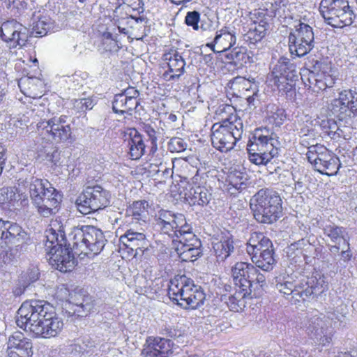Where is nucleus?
I'll return each mask as SVG.
<instances>
[{
  "instance_id": "obj_1",
  "label": "nucleus",
  "mask_w": 357,
  "mask_h": 357,
  "mask_svg": "<svg viewBox=\"0 0 357 357\" xmlns=\"http://www.w3.org/2000/svg\"><path fill=\"white\" fill-rule=\"evenodd\" d=\"M45 233V250L50 256V264L61 272L70 271L75 266L77 254L68 236H66L64 226L60 220H52Z\"/></svg>"
},
{
  "instance_id": "obj_2",
  "label": "nucleus",
  "mask_w": 357,
  "mask_h": 357,
  "mask_svg": "<svg viewBox=\"0 0 357 357\" xmlns=\"http://www.w3.org/2000/svg\"><path fill=\"white\" fill-rule=\"evenodd\" d=\"M267 128H257L248 143L249 159L257 165H267L278 156L280 142Z\"/></svg>"
},
{
  "instance_id": "obj_3",
  "label": "nucleus",
  "mask_w": 357,
  "mask_h": 357,
  "mask_svg": "<svg viewBox=\"0 0 357 357\" xmlns=\"http://www.w3.org/2000/svg\"><path fill=\"white\" fill-rule=\"evenodd\" d=\"M250 208L258 222L273 224L282 215V199L276 191L262 188L251 199Z\"/></svg>"
},
{
  "instance_id": "obj_4",
  "label": "nucleus",
  "mask_w": 357,
  "mask_h": 357,
  "mask_svg": "<svg viewBox=\"0 0 357 357\" xmlns=\"http://www.w3.org/2000/svg\"><path fill=\"white\" fill-rule=\"evenodd\" d=\"M68 238L77 255H98L107 242L102 230L91 225L74 227L68 233Z\"/></svg>"
},
{
  "instance_id": "obj_5",
  "label": "nucleus",
  "mask_w": 357,
  "mask_h": 357,
  "mask_svg": "<svg viewBox=\"0 0 357 357\" xmlns=\"http://www.w3.org/2000/svg\"><path fill=\"white\" fill-rule=\"evenodd\" d=\"M243 124L241 119L231 114L222 123H215L211 128L213 146L222 152L232 149L236 143L242 138Z\"/></svg>"
},
{
  "instance_id": "obj_6",
  "label": "nucleus",
  "mask_w": 357,
  "mask_h": 357,
  "mask_svg": "<svg viewBox=\"0 0 357 357\" xmlns=\"http://www.w3.org/2000/svg\"><path fill=\"white\" fill-rule=\"evenodd\" d=\"M54 307L41 300L24 301L17 312L16 324L25 331H33V326L41 324L47 317L54 316Z\"/></svg>"
},
{
  "instance_id": "obj_7",
  "label": "nucleus",
  "mask_w": 357,
  "mask_h": 357,
  "mask_svg": "<svg viewBox=\"0 0 357 357\" xmlns=\"http://www.w3.org/2000/svg\"><path fill=\"white\" fill-rule=\"evenodd\" d=\"M319 11L325 21L333 27L351 25L355 17L347 0H321Z\"/></svg>"
},
{
  "instance_id": "obj_8",
  "label": "nucleus",
  "mask_w": 357,
  "mask_h": 357,
  "mask_svg": "<svg viewBox=\"0 0 357 357\" xmlns=\"http://www.w3.org/2000/svg\"><path fill=\"white\" fill-rule=\"evenodd\" d=\"M298 78L296 66L287 58H281L269 75L280 92L292 96L295 91V84Z\"/></svg>"
},
{
  "instance_id": "obj_9",
  "label": "nucleus",
  "mask_w": 357,
  "mask_h": 357,
  "mask_svg": "<svg viewBox=\"0 0 357 357\" xmlns=\"http://www.w3.org/2000/svg\"><path fill=\"white\" fill-rule=\"evenodd\" d=\"M110 194L99 185H87L76 199L78 211L87 215L107 207L109 204Z\"/></svg>"
},
{
  "instance_id": "obj_10",
  "label": "nucleus",
  "mask_w": 357,
  "mask_h": 357,
  "mask_svg": "<svg viewBox=\"0 0 357 357\" xmlns=\"http://www.w3.org/2000/svg\"><path fill=\"white\" fill-rule=\"evenodd\" d=\"M327 284L323 278L311 277L307 278L305 284L298 285L294 284L291 282H278L276 284V289L284 295H292L293 298L299 296L303 301H306L310 297L314 298L321 294L327 289Z\"/></svg>"
},
{
  "instance_id": "obj_11",
  "label": "nucleus",
  "mask_w": 357,
  "mask_h": 357,
  "mask_svg": "<svg viewBox=\"0 0 357 357\" xmlns=\"http://www.w3.org/2000/svg\"><path fill=\"white\" fill-rule=\"evenodd\" d=\"M328 111L331 116L345 123L357 117V91L351 89L342 91L338 98L328 104Z\"/></svg>"
},
{
  "instance_id": "obj_12",
  "label": "nucleus",
  "mask_w": 357,
  "mask_h": 357,
  "mask_svg": "<svg viewBox=\"0 0 357 357\" xmlns=\"http://www.w3.org/2000/svg\"><path fill=\"white\" fill-rule=\"evenodd\" d=\"M303 327L311 338L323 345L330 343L334 333L333 320L318 312L307 317Z\"/></svg>"
},
{
  "instance_id": "obj_13",
  "label": "nucleus",
  "mask_w": 357,
  "mask_h": 357,
  "mask_svg": "<svg viewBox=\"0 0 357 357\" xmlns=\"http://www.w3.org/2000/svg\"><path fill=\"white\" fill-rule=\"evenodd\" d=\"M73 118L67 115L55 116L47 121H41L37 124L41 134H47L49 137L56 142H64L71 139V123Z\"/></svg>"
},
{
  "instance_id": "obj_14",
  "label": "nucleus",
  "mask_w": 357,
  "mask_h": 357,
  "mask_svg": "<svg viewBox=\"0 0 357 357\" xmlns=\"http://www.w3.org/2000/svg\"><path fill=\"white\" fill-rule=\"evenodd\" d=\"M0 242L21 248L31 243L29 234L17 223L0 219Z\"/></svg>"
},
{
  "instance_id": "obj_15",
  "label": "nucleus",
  "mask_w": 357,
  "mask_h": 357,
  "mask_svg": "<svg viewBox=\"0 0 357 357\" xmlns=\"http://www.w3.org/2000/svg\"><path fill=\"white\" fill-rule=\"evenodd\" d=\"M195 286L193 280L184 275L175 277L170 280L168 296L170 299L185 309L186 299L192 295Z\"/></svg>"
},
{
  "instance_id": "obj_16",
  "label": "nucleus",
  "mask_w": 357,
  "mask_h": 357,
  "mask_svg": "<svg viewBox=\"0 0 357 357\" xmlns=\"http://www.w3.org/2000/svg\"><path fill=\"white\" fill-rule=\"evenodd\" d=\"M155 225L161 234L174 238L176 229L183 222V214L160 209L155 215ZM175 240L173 239V241Z\"/></svg>"
},
{
  "instance_id": "obj_17",
  "label": "nucleus",
  "mask_w": 357,
  "mask_h": 357,
  "mask_svg": "<svg viewBox=\"0 0 357 357\" xmlns=\"http://www.w3.org/2000/svg\"><path fill=\"white\" fill-rule=\"evenodd\" d=\"M43 203L38 206H34L38 213L43 218H49L55 215L59 209L61 202V195L51 184V188L45 189L40 194Z\"/></svg>"
},
{
  "instance_id": "obj_18",
  "label": "nucleus",
  "mask_w": 357,
  "mask_h": 357,
  "mask_svg": "<svg viewBox=\"0 0 357 357\" xmlns=\"http://www.w3.org/2000/svg\"><path fill=\"white\" fill-rule=\"evenodd\" d=\"M119 241L126 248L130 250L133 257L135 258L142 256L149 246V241L145 234L132 229H128L121 236Z\"/></svg>"
},
{
  "instance_id": "obj_19",
  "label": "nucleus",
  "mask_w": 357,
  "mask_h": 357,
  "mask_svg": "<svg viewBox=\"0 0 357 357\" xmlns=\"http://www.w3.org/2000/svg\"><path fill=\"white\" fill-rule=\"evenodd\" d=\"M26 29L16 20H12L3 22L0 27V36L6 42H14L16 45H26L27 33Z\"/></svg>"
},
{
  "instance_id": "obj_20",
  "label": "nucleus",
  "mask_w": 357,
  "mask_h": 357,
  "mask_svg": "<svg viewBox=\"0 0 357 357\" xmlns=\"http://www.w3.org/2000/svg\"><path fill=\"white\" fill-rule=\"evenodd\" d=\"M18 185L29 188V197L33 206H38L43 203L40 198L41 192L45 189L51 188V183L46 179H41L35 176H29L25 179L20 178Z\"/></svg>"
},
{
  "instance_id": "obj_21",
  "label": "nucleus",
  "mask_w": 357,
  "mask_h": 357,
  "mask_svg": "<svg viewBox=\"0 0 357 357\" xmlns=\"http://www.w3.org/2000/svg\"><path fill=\"white\" fill-rule=\"evenodd\" d=\"M291 25V31L289 36V42L291 45H311L314 40L312 27L303 23L301 20H296Z\"/></svg>"
},
{
  "instance_id": "obj_22",
  "label": "nucleus",
  "mask_w": 357,
  "mask_h": 357,
  "mask_svg": "<svg viewBox=\"0 0 357 357\" xmlns=\"http://www.w3.org/2000/svg\"><path fill=\"white\" fill-rule=\"evenodd\" d=\"M8 348L16 350L10 351V357H31L33 355L32 342L21 332H15L9 337Z\"/></svg>"
},
{
  "instance_id": "obj_23",
  "label": "nucleus",
  "mask_w": 357,
  "mask_h": 357,
  "mask_svg": "<svg viewBox=\"0 0 357 357\" xmlns=\"http://www.w3.org/2000/svg\"><path fill=\"white\" fill-rule=\"evenodd\" d=\"M54 316L47 317L43 322L41 321L40 325H36L33 326V333L36 336L48 338L55 337L63 328V322L62 319L59 317L56 313V310H54Z\"/></svg>"
},
{
  "instance_id": "obj_24",
  "label": "nucleus",
  "mask_w": 357,
  "mask_h": 357,
  "mask_svg": "<svg viewBox=\"0 0 357 357\" xmlns=\"http://www.w3.org/2000/svg\"><path fill=\"white\" fill-rule=\"evenodd\" d=\"M163 58L169 68L164 73L165 77L168 81L178 79L184 72L185 63L183 57L176 51L171 50L165 54Z\"/></svg>"
},
{
  "instance_id": "obj_25",
  "label": "nucleus",
  "mask_w": 357,
  "mask_h": 357,
  "mask_svg": "<svg viewBox=\"0 0 357 357\" xmlns=\"http://www.w3.org/2000/svg\"><path fill=\"white\" fill-rule=\"evenodd\" d=\"M221 46H205L213 53L219 54L220 59L223 60L225 59L226 61H233L234 63H246V59H248L244 47L243 46H228L224 47L223 50H217L216 47Z\"/></svg>"
},
{
  "instance_id": "obj_26",
  "label": "nucleus",
  "mask_w": 357,
  "mask_h": 357,
  "mask_svg": "<svg viewBox=\"0 0 357 357\" xmlns=\"http://www.w3.org/2000/svg\"><path fill=\"white\" fill-rule=\"evenodd\" d=\"M320 157L321 159L319 162H316L314 169L322 174L336 175L340 167L339 158L333 155L327 149Z\"/></svg>"
},
{
  "instance_id": "obj_27",
  "label": "nucleus",
  "mask_w": 357,
  "mask_h": 357,
  "mask_svg": "<svg viewBox=\"0 0 357 357\" xmlns=\"http://www.w3.org/2000/svg\"><path fill=\"white\" fill-rule=\"evenodd\" d=\"M234 292L232 294H222L221 296V301H224L227 305L230 310L238 312L245 306L243 299L250 294L246 289H243V287L238 285H234Z\"/></svg>"
},
{
  "instance_id": "obj_28",
  "label": "nucleus",
  "mask_w": 357,
  "mask_h": 357,
  "mask_svg": "<svg viewBox=\"0 0 357 357\" xmlns=\"http://www.w3.org/2000/svg\"><path fill=\"white\" fill-rule=\"evenodd\" d=\"M130 155L132 160L139 159L145 153L146 145L142 135L135 128L126 135Z\"/></svg>"
},
{
  "instance_id": "obj_29",
  "label": "nucleus",
  "mask_w": 357,
  "mask_h": 357,
  "mask_svg": "<svg viewBox=\"0 0 357 357\" xmlns=\"http://www.w3.org/2000/svg\"><path fill=\"white\" fill-rule=\"evenodd\" d=\"M172 345L170 340L155 337L149 344L146 355L149 357H169L173 354Z\"/></svg>"
},
{
  "instance_id": "obj_30",
  "label": "nucleus",
  "mask_w": 357,
  "mask_h": 357,
  "mask_svg": "<svg viewBox=\"0 0 357 357\" xmlns=\"http://www.w3.org/2000/svg\"><path fill=\"white\" fill-rule=\"evenodd\" d=\"M40 272L37 267H32L23 271L19 279L18 282L13 290L15 296H21L26 289L29 288L31 284L39 279Z\"/></svg>"
},
{
  "instance_id": "obj_31",
  "label": "nucleus",
  "mask_w": 357,
  "mask_h": 357,
  "mask_svg": "<svg viewBox=\"0 0 357 357\" xmlns=\"http://www.w3.org/2000/svg\"><path fill=\"white\" fill-rule=\"evenodd\" d=\"M215 254L218 261H225L234 251V240L231 234L227 233L220 240L213 243Z\"/></svg>"
},
{
  "instance_id": "obj_32",
  "label": "nucleus",
  "mask_w": 357,
  "mask_h": 357,
  "mask_svg": "<svg viewBox=\"0 0 357 357\" xmlns=\"http://www.w3.org/2000/svg\"><path fill=\"white\" fill-rule=\"evenodd\" d=\"M251 259L256 267L266 272L273 270L276 263L274 250L264 251V252H259V255L253 254Z\"/></svg>"
},
{
  "instance_id": "obj_33",
  "label": "nucleus",
  "mask_w": 357,
  "mask_h": 357,
  "mask_svg": "<svg viewBox=\"0 0 357 357\" xmlns=\"http://www.w3.org/2000/svg\"><path fill=\"white\" fill-rule=\"evenodd\" d=\"M137 107L135 100L123 93L115 95L112 102V109L116 114L132 115V112Z\"/></svg>"
},
{
  "instance_id": "obj_34",
  "label": "nucleus",
  "mask_w": 357,
  "mask_h": 357,
  "mask_svg": "<svg viewBox=\"0 0 357 357\" xmlns=\"http://www.w3.org/2000/svg\"><path fill=\"white\" fill-rule=\"evenodd\" d=\"M145 205L148 206L147 202L145 200H139L134 202L130 205L126 211V216L127 218H131V220H127L126 222H133L136 220V223L139 221L146 222V211Z\"/></svg>"
},
{
  "instance_id": "obj_35",
  "label": "nucleus",
  "mask_w": 357,
  "mask_h": 357,
  "mask_svg": "<svg viewBox=\"0 0 357 357\" xmlns=\"http://www.w3.org/2000/svg\"><path fill=\"white\" fill-rule=\"evenodd\" d=\"M252 264L239 261L236 262L231 268V277L234 285L241 287L243 284H248L246 281L247 275L250 273Z\"/></svg>"
},
{
  "instance_id": "obj_36",
  "label": "nucleus",
  "mask_w": 357,
  "mask_h": 357,
  "mask_svg": "<svg viewBox=\"0 0 357 357\" xmlns=\"http://www.w3.org/2000/svg\"><path fill=\"white\" fill-rule=\"evenodd\" d=\"M212 197V193L209 190L203 186H197L195 188L190 189V204L194 206H205L209 204Z\"/></svg>"
},
{
  "instance_id": "obj_37",
  "label": "nucleus",
  "mask_w": 357,
  "mask_h": 357,
  "mask_svg": "<svg viewBox=\"0 0 357 357\" xmlns=\"http://www.w3.org/2000/svg\"><path fill=\"white\" fill-rule=\"evenodd\" d=\"M253 85L254 82H252L250 79L238 76L230 80L227 83V87L232 90L234 95L238 96H241L242 92L252 89Z\"/></svg>"
},
{
  "instance_id": "obj_38",
  "label": "nucleus",
  "mask_w": 357,
  "mask_h": 357,
  "mask_svg": "<svg viewBox=\"0 0 357 357\" xmlns=\"http://www.w3.org/2000/svg\"><path fill=\"white\" fill-rule=\"evenodd\" d=\"M51 26L52 24L50 22H47L43 20H39L33 24L31 34L29 36L27 35V43H36L33 39L35 38H40L45 36L50 30Z\"/></svg>"
},
{
  "instance_id": "obj_39",
  "label": "nucleus",
  "mask_w": 357,
  "mask_h": 357,
  "mask_svg": "<svg viewBox=\"0 0 357 357\" xmlns=\"http://www.w3.org/2000/svg\"><path fill=\"white\" fill-rule=\"evenodd\" d=\"M205 294L204 293L200 286L195 285L192 295L188 296L186 299L187 302L185 303V309H197L203 305L205 300Z\"/></svg>"
},
{
  "instance_id": "obj_40",
  "label": "nucleus",
  "mask_w": 357,
  "mask_h": 357,
  "mask_svg": "<svg viewBox=\"0 0 357 357\" xmlns=\"http://www.w3.org/2000/svg\"><path fill=\"white\" fill-rule=\"evenodd\" d=\"M247 175L245 172L234 170L227 176L229 184L238 190H242L246 188Z\"/></svg>"
},
{
  "instance_id": "obj_41",
  "label": "nucleus",
  "mask_w": 357,
  "mask_h": 357,
  "mask_svg": "<svg viewBox=\"0 0 357 357\" xmlns=\"http://www.w3.org/2000/svg\"><path fill=\"white\" fill-rule=\"evenodd\" d=\"M324 234L329 236L333 242H342L343 245L347 248L349 247V244L344 237V229L343 227L335 225L326 226L324 228Z\"/></svg>"
},
{
  "instance_id": "obj_42",
  "label": "nucleus",
  "mask_w": 357,
  "mask_h": 357,
  "mask_svg": "<svg viewBox=\"0 0 357 357\" xmlns=\"http://www.w3.org/2000/svg\"><path fill=\"white\" fill-rule=\"evenodd\" d=\"M73 314L77 317H86L91 310L93 308V304L91 299L88 297L82 298V301H77L73 303Z\"/></svg>"
},
{
  "instance_id": "obj_43",
  "label": "nucleus",
  "mask_w": 357,
  "mask_h": 357,
  "mask_svg": "<svg viewBox=\"0 0 357 357\" xmlns=\"http://www.w3.org/2000/svg\"><path fill=\"white\" fill-rule=\"evenodd\" d=\"M178 245L176 248L177 250H186L188 248H202V244L199 238H198L194 234H188L183 240L178 241Z\"/></svg>"
},
{
  "instance_id": "obj_44",
  "label": "nucleus",
  "mask_w": 357,
  "mask_h": 357,
  "mask_svg": "<svg viewBox=\"0 0 357 357\" xmlns=\"http://www.w3.org/2000/svg\"><path fill=\"white\" fill-rule=\"evenodd\" d=\"M176 252L182 261H194L202 256L203 248H192L186 250H177Z\"/></svg>"
},
{
  "instance_id": "obj_45",
  "label": "nucleus",
  "mask_w": 357,
  "mask_h": 357,
  "mask_svg": "<svg viewBox=\"0 0 357 357\" xmlns=\"http://www.w3.org/2000/svg\"><path fill=\"white\" fill-rule=\"evenodd\" d=\"M326 148L324 146L317 144L315 146H311L308 148V151L306 153L308 161L315 167L317 162H319L321 159L320 155L324 154Z\"/></svg>"
},
{
  "instance_id": "obj_46",
  "label": "nucleus",
  "mask_w": 357,
  "mask_h": 357,
  "mask_svg": "<svg viewBox=\"0 0 357 357\" xmlns=\"http://www.w3.org/2000/svg\"><path fill=\"white\" fill-rule=\"evenodd\" d=\"M124 22H126L128 24H130V27H133L134 24H146V18L144 17V15H139V17L130 15L129 16L126 17V18L123 19L121 22H119V25L118 26V28L120 32L126 34L128 32V30L126 28L121 26V25H123Z\"/></svg>"
},
{
  "instance_id": "obj_47",
  "label": "nucleus",
  "mask_w": 357,
  "mask_h": 357,
  "mask_svg": "<svg viewBox=\"0 0 357 357\" xmlns=\"http://www.w3.org/2000/svg\"><path fill=\"white\" fill-rule=\"evenodd\" d=\"M200 13L198 11L193 10L187 13L185 17V22L188 26H192L195 31L202 29V25L199 26Z\"/></svg>"
},
{
  "instance_id": "obj_48",
  "label": "nucleus",
  "mask_w": 357,
  "mask_h": 357,
  "mask_svg": "<svg viewBox=\"0 0 357 357\" xmlns=\"http://www.w3.org/2000/svg\"><path fill=\"white\" fill-rule=\"evenodd\" d=\"M264 235L261 232H253L251 234L250 239L247 243V252L250 255L253 253L255 248H257V245L261 241H263Z\"/></svg>"
},
{
  "instance_id": "obj_49",
  "label": "nucleus",
  "mask_w": 357,
  "mask_h": 357,
  "mask_svg": "<svg viewBox=\"0 0 357 357\" xmlns=\"http://www.w3.org/2000/svg\"><path fill=\"white\" fill-rule=\"evenodd\" d=\"M214 43L234 45L236 43V37L229 32L221 30L219 33H217L214 38Z\"/></svg>"
},
{
  "instance_id": "obj_50",
  "label": "nucleus",
  "mask_w": 357,
  "mask_h": 357,
  "mask_svg": "<svg viewBox=\"0 0 357 357\" xmlns=\"http://www.w3.org/2000/svg\"><path fill=\"white\" fill-rule=\"evenodd\" d=\"M17 195L14 189L11 187H3L0 189V202L11 203L15 201Z\"/></svg>"
},
{
  "instance_id": "obj_51",
  "label": "nucleus",
  "mask_w": 357,
  "mask_h": 357,
  "mask_svg": "<svg viewBox=\"0 0 357 357\" xmlns=\"http://www.w3.org/2000/svg\"><path fill=\"white\" fill-rule=\"evenodd\" d=\"M246 281L248 284H243L241 287L246 289L251 294L252 291L257 290L256 267L255 266L251 268L250 273L247 275Z\"/></svg>"
},
{
  "instance_id": "obj_52",
  "label": "nucleus",
  "mask_w": 357,
  "mask_h": 357,
  "mask_svg": "<svg viewBox=\"0 0 357 357\" xmlns=\"http://www.w3.org/2000/svg\"><path fill=\"white\" fill-rule=\"evenodd\" d=\"M301 79L305 86L311 87L312 85L317 84L318 82L322 83V81L319 80L315 77L314 73L307 69L303 70L302 73H299Z\"/></svg>"
},
{
  "instance_id": "obj_53",
  "label": "nucleus",
  "mask_w": 357,
  "mask_h": 357,
  "mask_svg": "<svg viewBox=\"0 0 357 357\" xmlns=\"http://www.w3.org/2000/svg\"><path fill=\"white\" fill-rule=\"evenodd\" d=\"M191 229L192 228L190 225L186 223V220L185 215H183V223L179 225V226L176 229V231H175V233H177L176 236H175L176 241L183 240V238H184L186 234H193L191 231Z\"/></svg>"
},
{
  "instance_id": "obj_54",
  "label": "nucleus",
  "mask_w": 357,
  "mask_h": 357,
  "mask_svg": "<svg viewBox=\"0 0 357 357\" xmlns=\"http://www.w3.org/2000/svg\"><path fill=\"white\" fill-rule=\"evenodd\" d=\"M186 146L187 144L183 139L178 137L172 138L169 144L171 151L181 152L185 150Z\"/></svg>"
},
{
  "instance_id": "obj_55",
  "label": "nucleus",
  "mask_w": 357,
  "mask_h": 357,
  "mask_svg": "<svg viewBox=\"0 0 357 357\" xmlns=\"http://www.w3.org/2000/svg\"><path fill=\"white\" fill-rule=\"evenodd\" d=\"M291 56L303 57L311 50L310 46H288Z\"/></svg>"
},
{
  "instance_id": "obj_56",
  "label": "nucleus",
  "mask_w": 357,
  "mask_h": 357,
  "mask_svg": "<svg viewBox=\"0 0 357 357\" xmlns=\"http://www.w3.org/2000/svg\"><path fill=\"white\" fill-rule=\"evenodd\" d=\"M74 106L78 110L85 111L87 109H91L93 107V102L90 98H81L75 100Z\"/></svg>"
},
{
  "instance_id": "obj_57",
  "label": "nucleus",
  "mask_w": 357,
  "mask_h": 357,
  "mask_svg": "<svg viewBox=\"0 0 357 357\" xmlns=\"http://www.w3.org/2000/svg\"><path fill=\"white\" fill-rule=\"evenodd\" d=\"M273 250L272 242L270 241L268 238L264 236L263 241H261L259 243V245H257V248H255L253 253H251L250 255L253 256V254L259 255V252H264V251L265 252L267 250Z\"/></svg>"
},
{
  "instance_id": "obj_58",
  "label": "nucleus",
  "mask_w": 357,
  "mask_h": 357,
  "mask_svg": "<svg viewBox=\"0 0 357 357\" xmlns=\"http://www.w3.org/2000/svg\"><path fill=\"white\" fill-rule=\"evenodd\" d=\"M254 29L252 31H250V35H253V39L255 40V43H257L264 36L266 31L268 28L264 27L263 25H257L255 24ZM251 38V36H250ZM252 43H254V42H251Z\"/></svg>"
},
{
  "instance_id": "obj_59",
  "label": "nucleus",
  "mask_w": 357,
  "mask_h": 357,
  "mask_svg": "<svg viewBox=\"0 0 357 357\" xmlns=\"http://www.w3.org/2000/svg\"><path fill=\"white\" fill-rule=\"evenodd\" d=\"M326 133L331 137L335 138V136L340 137L343 131L341 130L337 124V122L333 119L332 122H331V126L327 130Z\"/></svg>"
},
{
  "instance_id": "obj_60",
  "label": "nucleus",
  "mask_w": 357,
  "mask_h": 357,
  "mask_svg": "<svg viewBox=\"0 0 357 357\" xmlns=\"http://www.w3.org/2000/svg\"><path fill=\"white\" fill-rule=\"evenodd\" d=\"M124 96H126L129 99H133L135 102V105L137 107L139 105V102L137 100L139 96V92L134 88H130L126 89L123 93Z\"/></svg>"
},
{
  "instance_id": "obj_61",
  "label": "nucleus",
  "mask_w": 357,
  "mask_h": 357,
  "mask_svg": "<svg viewBox=\"0 0 357 357\" xmlns=\"http://www.w3.org/2000/svg\"><path fill=\"white\" fill-rule=\"evenodd\" d=\"M266 15V11L264 10H255L250 13V19L254 22V20L267 19Z\"/></svg>"
},
{
  "instance_id": "obj_62",
  "label": "nucleus",
  "mask_w": 357,
  "mask_h": 357,
  "mask_svg": "<svg viewBox=\"0 0 357 357\" xmlns=\"http://www.w3.org/2000/svg\"><path fill=\"white\" fill-rule=\"evenodd\" d=\"M256 278H257V289L262 288L266 284V276L264 274L260 273L256 268Z\"/></svg>"
},
{
  "instance_id": "obj_63",
  "label": "nucleus",
  "mask_w": 357,
  "mask_h": 357,
  "mask_svg": "<svg viewBox=\"0 0 357 357\" xmlns=\"http://www.w3.org/2000/svg\"><path fill=\"white\" fill-rule=\"evenodd\" d=\"M59 153L58 151H54L52 153H47L45 159L47 161L51 162L56 165L59 162Z\"/></svg>"
},
{
  "instance_id": "obj_64",
  "label": "nucleus",
  "mask_w": 357,
  "mask_h": 357,
  "mask_svg": "<svg viewBox=\"0 0 357 357\" xmlns=\"http://www.w3.org/2000/svg\"><path fill=\"white\" fill-rule=\"evenodd\" d=\"M146 132H147L149 138L151 139L152 144H155L157 140V137L155 135H156L155 130L153 128L149 127L146 128Z\"/></svg>"
}]
</instances>
